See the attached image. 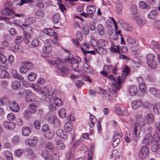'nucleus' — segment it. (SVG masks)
I'll list each match as a JSON object with an SVG mask.
<instances>
[{"instance_id":"obj_24","label":"nucleus","mask_w":160,"mask_h":160,"mask_svg":"<svg viewBox=\"0 0 160 160\" xmlns=\"http://www.w3.org/2000/svg\"><path fill=\"white\" fill-rule=\"evenodd\" d=\"M139 8L142 9L149 10L150 8V6L145 2L141 1L139 2Z\"/></svg>"},{"instance_id":"obj_52","label":"nucleus","mask_w":160,"mask_h":160,"mask_svg":"<svg viewBox=\"0 0 160 160\" xmlns=\"http://www.w3.org/2000/svg\"><path fill=\"white\" fill-rule=\"evenodd\" d=\"M37 76L36 74L33 72H31L28 75V80L30 81H33L36 79Z\"/></svg>"},{"instance_id":"obj_19","label":"nucleus","mask_w":160,"mask_h":160,"mask_svg":"<svg viewBox=\"0 0 160 160\" xmlns=\"http://www.w3.org/2000/svg\"><path fill=\"white\" fill-rule=\"evenodd\" d=\"M22 130V135L25 136H28L31 132V129L27 126L23 127Z\"/></svg>"},{"instance_id":"obj_45","label":"nucleus","mask_w":160,"mask_h":160,"mask_svg":"<svg viewBox=\"0 0 160 160\" xmlns=\"http://www.w3.org/2000/svg\"><path fill=\"white\" fill-rule=\"evenodd\" d=\"M64 129L68 132H70L72 129V124L71 122L67 123L64 126Z\"/></svg>"},{"instance_id":"obj_37","label":"nucleus","mask_w":160,"mask_h":160,"mask_svg":"<svg viewBox=\"0 0 160 160\" xmlns=\"http://www.w3.org/2000/svg\"><path fill=\"white\" fill-rule=\"evenodd\" d=\"M130 13L132 15H136L138 11L137 6L135 4H132L129 8Z\"/></svg>"},{"instance_id":"obj_58","label":"nucleus","mask_w":160,"mask_h":160,"mask_svg":"<svg viewBox=\"0 0 160 160\" xmlns=\"http://www.w3.org/2000/svg\"><path fill=\"white\" fill-rule=\"evenodd\" d=\"M33 127L34 128L37 130L40 129L41 128L40 122L38 120H35L33 123Z\"/></svg>"},{"instance_id":"obj_46","label":"nucleus","mask_w":160,"mask_h":160,"mask_svg":"<svg viewBox=\"0 0 160 160\" xmlns=\"http://www.w3.org/2000/svg\"><path fill=\"white\" fill-rule=\"evenodd\" d=\"M9 74L7 72L3 70L0 71V77L2 78H6L8 77Z\"/></svg>"},{"instance_id":"obj_21","label":"nucleus","mask_w":160,"mask_h":160,"mask_svg":"<svg viewBox=\"0 0 160 160\" xmlns=\"http://www.w3.org/2000/svg\"><path fill=\"white\" fill-rule=\"evenodd\" d=\"M121 25L122 27L125 31L128 32H131L132 31L133 28H132L131 26L127 23L125 22H122L121 23Z\"/></svg>"},{"instance_id":"obj_6","label":"nucleus","mask_w":160,"mask_h":160,"mask_svg":"<svg viewBox=\"0 0 160 160\" xmlns=\"http://www.w3.org/2000/svg\"><path fill=\"white\" fill-rule=\"evenodd\" d=\"M38 141L36 136H34L32 139H28L25 141V145L28 147H33L36 146Z\"/></svg>"},{"instance_id":"obj_62","label":"nucleus","mask_w":160,"mask_h":160,"mask_svg":"<svg viewBox=\"0 0 160 160\" xmlns=\"http://www.w3.org/2000/svg\"><path fill=\"white\" fill-rule=\"evenodd\" d=\"M19 70L20 72L22 74H25L28 71V70L25 68L23 65H22V66L20 67Z\"/></svg>"},{"instance_id":"obj_51","label":"nucleus","mask_w":160,"mask_h":160,"mask_svg":"<svg viewBox=\"0 0 160 160\" xmlns=\"http://www.w3.org/2000/svg\"><path fill=\"white\" fill-rule=\"evenodd\" d=\"M65 60L66 61V63H69L72 61L74 59H75V58H73V56L72 54L69 53L67 58H64Z\"/></svg>"},{"instance_id":"obj_44","label":"nucleus","mask_w":160,"mask_h":160,"mask_svg":"<svg viewBox=\"0 0 160 160\" xmlns=\"http://www.w3.org/2000/svg\"><path fill=\"white\" fill-rule=\"evenodd\" d=\"M23 31V36L24 38V39H31L32 38V36L31 35L28 33L27 32H28L29 30L28 29H22ZM29 30H30L29 29Z\"/></svg>"},{"instance_id":"obj_26","label":"nucleus","mask_w":160,"mask_h":160,"mask_svg":"<svg viewBox=\"0 0 160 160\" xmlns=\"http://www.w3.org/2000/svg\"><path fill=\"white\" fill-rule=\"evenodd\" d=\"M97 32L100 36H102L104 34L103 26L102 24H98L96 28Z\"/></svg>"},{"instance_id":"obj_57","label":"nucleus","mask_w":160,"mask_h":160,"mask_svg":"<svg viewBox=\"0 0 160 160\" xmlns=\"http://www.w3.org/2000/svg\"><path fill=\"white\" fill-rule=\"evenodd\" d=\"M152 140L153 141H156L158 142H159L160 143V139L158 133L157 132H155L152 136Z\"/></svg>"},{"instance_id":"obj_32","label":"nucleus","mask_w":160,"mask_h":160,"mask_svg":"<svg viewBox=\"0 0 160 160\" xmlns=\"http://www.w3.org/2000/svg\"><path fill=\"white\" fill-rule=\"evenodd\" d=\"M95 7L93 6H90L88 7L87 8V12L88 15H92L95 12Z\"/></svg>"},{"instance_id":"obj_41","label":"nucleus","mask_w":160,"mask_h":160,"mask_svg":"<svg viewBox=\"0 0 160 160\" xmlns=\"http://www.w3.org/2000/svg\"><path fill=\"white\" fill-rule=\"evenodd\" d=\"M116 11L119 14L122 13V10L123 7L122 3L121 2L115 4Z\"/></svg>"},{"instance_id":"obj_3","label":"nucleus","mask_w":160,"mask_h":160,"mask_svg":"<svg viewBox=\"0 0 160 160\" xmlns=\"http://www.w3.org/2000/svg\"><path fill=\"white\" fill-rule=\"evenodd\" d=\"M148 154V148L147 146L144 145L141 147L140 152L138 153V157L140 159L143 160L146 158Z\"/></svg>"},{"instance_id":"obj_47","label":"nucleus","mask_w":160,"mask_h":160,"mask_svg":"<svg viewBox=\"0 0 160 160\" xmlns=\"http://www.w3.org/2000/svg\"><path fill=\"white\" fill-rule=\"evenodd\" d=\"M139 90L143 93H145L147 89V86L144 83H140L138 86Z\"/></svg>"},{"instance_id":"obj_43","label":"nucleus","mask_w":160,"mask_h":160,"mask_svg":"<svg viewBox=\"0 0 160 160\" xmlns=\"http://www.w3.org/2000/svg\"><path fill=\"white\" fill-rule=\"evenodd\" d=\"M153 104L151 102H145L143 103L142 105L143 108L149 110L152 109Z\"/></svg>"},{"instance_id":"obj_25","label":"nucleus","mask_w":160,"mask_h":160,"mask_svg":"<svg viewBox=\"0 0 160 160\" xmlns=\"http://www.w3.org/2000/svg\"><path fill=\"white\" fill-rule=\"evenodd\" d=\"M152 109L155 114H160V103L158 102L154 104Z\"/></svg>"},{"instance_id":"obj_30","label":"nucleus","mask_w":160,"mask_h":160,"mask_svg":"<svg viewBox=\"0 0 160 160\" xmlns=\"http://www.w3.org/2000/svg\"><path fill=\"white\" fill-rule=\"evenodd\" d=\"M136 21L137 23L140 27L143 25L145 23V20L141 17H137L136 18Z\"/></svg>"},{"instance_id":"obj_15","label":"nucleus","mask_w":160,"mask_h":160,"mask_svg":"<svg viewBox=\"0 0 160 160\" xmlns=\"http://www.w3.org/2000/svg\"><path fill=\"white\" fill-rule=\"evenodd\" d=\"M44 15V11L43 10L40 9L36 11L34 17L37 19H40L43 18Z\"/></svg>"},{"instance_id":"obj_50","label":"nucleus","mask_w":160,"mask_h":160,"mask_svg":"<svg viewBox=\"0 0 160 160\" xmlns=\"http://www.w3.org/2000/svg\"><path fill=\"white\" fill-rule=\"evenodd\" d=\"M12 142L15 144H17L21 141V138L18 136H14L11 139Z\"/></svg>"},{"instance_id":"obj_8","label":"nucleus","mask_w":160,"mask_h":160,"mask_svg":"<svg viewBox=\"0 0 160 160\" xmlns=\"http://www.w3.org/2000/svg\"><path fill=\"white\" fill-rule=\"evenodd\" d=\"M59 66H57L58 72V73L63 74H66L68 73L69 72V69L66 66L59 63Z\"/></svg>"},{"instance_id":"obj_16","label":"nucleus","mask_w":160,"mask_h":160,"mask_svg":"<svg viewBox=\"0 0 160 160\" xmlns=\"http://www.w3.org/2000/svg\"><path fill=\"white\" fill-rule=\"evenodd\" d=\"M159 142H158L156 141H152L151 143V148L153 152H156L159 149V146H160Z\"/></svg>"},{"instance_id":"obj_34","label":"nucleus","mask_w":160,"mask_h":160,"mask_svg":"<svg viewBox=\"0 0 160 160\" xmlns=\"http://www.w3.org/2000/svg\"><path fill=\"white\" fill-rule=\"evenodd\" d=\"M60 18V14L58 13H56L53 15L52 21L54 23H58L59 22Z\"/></svg>"},{"instance_id":"obj_33","label":"nucleus","mask_w":160,"mask_h":160,"mask_svg":"<svg viewBox=\"0 0 160 160\" xmlns=\"http://www.w3.org/2000/svg\"><path fill=\"white\" fill-rule=\"evenodd\" d=\"M21 84L20 83L16 80L12 82V87L14 90H18L20 87Z\"/></svg>"},{"instance_id":"obj_53","label":"nucleus","mask_w":160,"mask_h":160,"mask_svg":"<svg viewBox=\"0 0 160 160\" xmlns=\"http://www.w3.org/2000/svg\"><path fill=\"white\" fill-rule=\"evenodd\" d=\"M23 153L26 155L30 156L32 155L34 153L33 150L31 148H28L24 149Z\"/></svg>"},{"instance_id":"obj_11","label":"nucleus","mask_w":160,"mask_h":160,"mask_svg":"<svg viewBox=\"0 0 160 160\" xmlns=\"http://www.w3.org/2000/svg\"><path fill=\"white\" fill-rule=\"evenodd\" d=\"M56 134L58 137L63 139H66L68 137L67 132L61 129H58L57 130Z\"/></svg>"},{"instance_id":"obj_17","label":"nucleus","mask_w":160,"mask_h":160,"mask_svg":"<svg viewBox=\"0 0 160 160\" xmlns=\"http://www.w3.org/2000/svg\"><path fill=\"white\" fill-rule=\"evenodd\" d=\"M158 14V11L153 9L148 14V17L151 20H153L156 18Z\"/></svg>"},{"instance_id":"obj_59","label":"nucleus","mask_w":160,"mask_h":160,"mask_svg":"<svg viewBox=\"0 0 160 160\" xmlns=\"http://www.w3.org/2000/svg\"><path fill=\"white\" fill-rule=\"evenodd\" d=\"M12 77L14 78L20 80H22L23 79V78L22 76L18 73H13L12 75Z\"/></svg>"},{"instance_id":"obj_39","label":"nucleus","mask_w":160,"mask_h":160,"mask_svg":"<svg viewBox=\"0 0 160 160\" xmlns=\"http://www.w3.org/2000/svg\"><path fill=\"white\" fill-rule=\"evenodd\" d=\"M54 132L53 131H49L47 132L44 135V137L48 139H52L54 136Z\"/></svg>"},{"instance_id":"obj_20","label":"nucleus","mask_w":160,"mask_h":160,"mask_svg":"<svg viewBox=\"0 0 160 160\" xmlns=\"http://www.w3.org/2000/svg\"><path fill=\"white\" fill-rule=\"evenodd\" d=\"M4 51V48L0 47V61L3 64H5L7 62V58L3 54L1 53Z\"/></svg>"},{"instance_id":"obj_14","label":"nucleus","mask_w":160,"mask_h":160,"mask_svg":"<svg viewBox=\"0 0 160 160\" xmlns=\"http://www.w3.org/2000/svg\"><path fill=\"white\" fill-rule=\"evenodd\" d=\"M81 61V59L79 57L74 59V60L70 62L72 68L74 69L77 68L78 66V63Z\"/></svg>"},{"instance_id":"obj_13","label":"nucleus","mask_w":160,"mask_h":160,"mask_svg":"<svg viewBox=\"0 0 160 160\" xmlns=\"http://www.w3.org/2000/svg\"><path fill=\"white\" fill-rule=\"evenodd\" d=\"M120 88L119 87L117 82L115 81L112 83L110 90L111 92H112V94H113L117 92L118 90H119Z\"/></svg>"},{"instance_id":"obj_5","label":"nucleus","mask_w":160,"mask_h":160,"mask_svg":"<svg viewBox=\"0 0 160 160\" xmlns=\"http://www.w3.org/2000/svg\"><path fill=\"white\" fill-rule=\"evenodd\" d=\"M48 121L49 123L53 124L54 127L56 128H59L61 125V122L58 118L54 116H50L48 118Z\"/></svg>"},{"instance_id":"obj_38","label":"nucleus","mask_w":160,"mask_h":160,"mask_svg":"<svg viewBox=\"0 0 160 160\" xmlns=\"http://www.w3.org/2000/svg\"><path fill=\"white\" fill-rule=\"evenodd\" d=\"M58 114L60 118H63L66 117V111L65 109L62 108L59 109Z\"/></svg>"},{"instance_id":"obj_64","label":"nucleus","mask_w":160,"mask_h":160,"mask_svg":"<svg viewBox=\"0 0 160 160\" xmlns=\"http://www.w3.org/2000/svg\"><path fill=\"white\" fill-rule=\"evenodd\" d=\"M120 142V139L118 138H117L115 139H114V140L113 141L112 143V146L114 147H116Z\"/></svg>"},{"instance_id":"obj_60","label":"nucleus","mask_w":160,"mask_h":160,"mask_svg":"<svg viewBox=\"0 0 160 160\" xmlns=\"http://www.w3.org/2000/svg\"><path fill=\"white\" fill-rule=\"evenodd\" d=\"M149 92L152 95L156 97H158L157 94V90L156 88H149Z\"/></svg>"},{"instance_id":"obj_18","label":"nucleus","mask_w":160,"mask_h":160,"mask_svg":"<svg viewBox=\"0 0 160 160\" xmlns=\"http://www.w3.org/2000/svg\"><path fill=\"white\" fill-rule=\"evenodd\" d=\"M144 119L148 123H152L154 121L153 115L152 113H149L145 116Z\"/></svg>"},{"instance_id":"obj_36","label":"nucleus","mask_w":160,"mask_h":160,"mask_svg":"<svg viewBox=\"0 0 160 160\" xmlns=\"http://www.w3.org/2000/svg\"><path fill=\"white\" fill-rule=\"evenodd\" d=\"M32 114L30 111L28 110H25L22 113L24 118L27 120H28L32 118Z\"/></svg>"},{"instance_id":"obj_54","label":"nucleus","mask_w":160,"mask_h":160,"mask_svg":"<svg viewBox=\"0 0 160 160\" xmlns=\"http://www.w3.org/2000/svg\"><path fill=\"white\" fill-rule=\"evenodd\" d=\"M53 102L57 106H60L62 105V101L59 98H54L53 99Z\"/></svg>"},{"instance_id":"obj_48","label":"nucleus","mask_w":160,"mask_h":160,"mask_svg":"<svg viewBox=\"0 0 160 160\" xmlns=\"http://www.w3.org/2000/svg\"><path fill=\"white\" fill-rule=\"evenodd\" d=\"M126 41L128 44L131 45L136 44L137 42L136 40L131 37H128L126 39Z\"/></svg>"},{"instance_id":"obj_7","label":"nucleus","mask_w":160,"mask_h":160,"mask_svg":"<svg viewBox=\"0 0 160 160\" xmlns=\"http://www.w3.org/2000/svg\"><path fill=\"white\" fill-rule=\"evenodd\" d=\"M8 106L10 109L13 112H18L19 111L18 104L14 101H10Z\"/></svg>"},{"instance_id":"obj_31","label":"nucleus","mask_w":160,"mask_h":160,"mask_svg":"<svg viewBox=\"0 0 160 160\" xmlns=\"http://www.w3.org/2000/svg\"><path fill=\"white\" fill-rule=\"evenodd\" d=\"M147 130L148 131V132L144 137L150 141H152L151 135V133L153 131L152 128L151 127H148L147 128Z\"/></svg>"},{"instance_id":"obj_56","label":"nucleus","mask_w":160,"mask_h":160,"mask_svg":"<svg viewBox=\"0 0 160 160\" xmlns=\"http://www.w3.org/2000/svg\"><path fill=\"white\" fill-rule=\"evenodd\" d=\"M81 48L83 52V55L86 56H88V55H87L88 53H89L92 55H95L96 54L95 52L93 50L89 51H85L84 50V49L82 47H81Z\"/></svg>"},{"instance_id":"obj_40","label":"nucleus","mask_w":160,"mask_h":160,"mask_svg":"<svg viewBox=\"0 0 160 160\" xmlns=\"http://www.w3.org/2000/svg\"><path fill=\"white\" fill-rule=\"evenodd\" d=\"M42 156L45 160H52V157L50 154H48L47 152L45 151H42Z\"/></svg>"},{"instance_id":"obj_4","label":"nucleus","mask_w":160,"mask_h":160,"mask_svg":"<svg viewBox=\"0 0 160 160\" xmlns=\"http://www.w3.org/2000/svg\"><path fill=\"white\" fill-rule=\"evenodd\" d=\"M48 42L50 43L49 45L44 46L43 48V50L46 55L45 57H49V54L51 51L52 49L51 46L53 45H55L57 43L50 39Z\"/></svg>"},{"instance_id":"obj_29","label":"nucleus","mask_w":160,"mask_h":160,"mask_svg":"<svg viewBox=\"0 0 160 160\" xmlns=\"http://www.w3.org/2000/svg\"><path fill=\"white\" fill-rule=\"evenodd\" d=\"M37 106L33 103H31L28 106L29 111L31 114H34L36 112L37 110Z\"/></svg>"},{"instance_id":"obj_35","label":"nucleus","mask_w":160,"mask_h":160,"mask_svg":"<svg viewBox=\"0 0 160 160\" xmlns=\"http://www.w3.org/2000/svg\"><path fill=\"white\" fill-rule=\"evenodd\" d=\"M83 69L84 71L87 73L91 74L92 73V71L91 68L87 63L83 64Z\"/></svg>"},{"instance_id":"obj_42","label":"nucleus","mask_w":160,"mask_h":160,"mask_svg":"<svg viewBox=\"0 0 160 160\" xmlns=\"http://www.w3.org/2000/svg\"><path fill=\"white\" fill-rule=\"evenodd\" d=\"M4 154L7 160H13L12 153L11 152L9 151H5L4 152Z\"/></svg>"},{"instance_id":"obj_10","label":"nucleus","mask_w":160,"mask_h":160,"mask_svg":"<svg viewBox=\"0 0 160 160\" xmlns=\"http://www.w3.org/2000/svg\"><path fill=\"white\" fill-rule=\"evenodd\" d=\"M43 30V32L46 33L47 35L50 36H52L53 35L55 38L56 40L58 39L57 34L56 32H54L53 30L50 28H48L44 29Z\"/></svg>"},{"instance_id":"obj_12","label":"nucleus","mask_w":160,"mask_h":160,"mask_svg":"<svg viewBox=\"0 0 160 160\" xmlns=\"http://www.w3.org/2000/svg\"><path fill=\"white\" fill-rule=\"evenodd\" d=\"M131 105L132 108L135 110L142 105V102L141 100L133 101L131 103Z\"/></svg>"},{"instance_id":"obj_28","label":"nucleus","mask_w":160,"mask_h":160,"mask_svg":"<svg viewBox=\"0 0 160 160\" xmlns=\"http://www.w3.org/2000/svg\"><path fill=\"white\" fill-rule=\"evenodd\" d=\"M13 13V10H10L8 8H6L2 11L1 13L5 16H11Z\"/></svg>"},{"instance_id":"obj_22","label":"nucleus","mask_w":160,"mask_h":160,"mask_svg":"<svg viewBox=\"0 0 160 160\" xmlns=\"http://www.w3.org/2000/svg\"><path fill=\"white\" fill-rule=\"evenodd\" d=\"M45 147L46 150L48 151L53 152L54 150L53 144L51 142H46L45 144Z\"/></svg>"},{"instance_id":"obj_1","label":"nucleus","mask_w":160,"mask_h":160,"mask_svg":"<svg viewBox=\"0 0 160 160\" xmlns=\"http://www.w3.org/2000/svg\"><path fill=\"white\" fill-rule=\"evenodd\" d=\"M155 56L153 54H149L146 56L147 63L151 69H155L157 66V63L155 59Z\"/></svg>"},{"instance_id":"obj_9","label":"nucleus","mask_w":160,"mask_h":160,"mask_svg":"<svg viewBox=\"0 0 160 160\" xmlns=\"http://www.w3.org/2000/svg\"><path fill=\"white\" fill-rule=\"evenodd\" d=\"M41 92L43 93H44L46 97L45 99L47 102H49L53 99V97L54 96V94L50 92L47 88H45L44 89V91H42Z\"/></svg>"},{"instance_id":"obj_61","label":"nucleus","mask_w":160,"mask_h":160,"mask_svg":"<svg viewBox=\"0 0 160 160\" xmlns=\"http://www.w3.org/2000/svg\"><path fill=\"white\" fill-rule=\"evenodd\" d=\"M125 78L124 76L122 77H121L120 76H118V77L117 78L118 83H117L119 88H121V83L122 82V80L123 81L125 80Z\"/></svg>"},{"instance_id":"obj_23","label":"nucleus","mask_w":160,"mask_h":160,"mask_svg":"<svg viewBox=\"0 0 160 160\" xmlns=\"http://www.w3.org/2000/svg\"><path fill=\"white\" fill-rule=\"evenodd\" d=\"M22 65L24 66V68H26L28 71L32 69L33 67V64L31 62H22Z\"/></svg>"},{"instance_id":"obj_27","label":"nucleus","mask_w":160,"mask_h":160,"mask_svg":"<svg viewBox=\"0 0 160 160\" xmlns=\"http://www.w3.org/2000/svg\"><path fill=\"white\" fill-rule=\"evenodd\" d=\"M138 92V88L135 85L131 86L129 88V92L132 96H135Z\"/></svg>"},{"instance_id":"obj_2","label":"nucleus","mask_w":160,"mask_h":160,"mask_svg":"<svg viewBox=\"0 0 160 160\" xmlns=\"http://www.w3.org/2000/svg\"><path fill=\"white\" fill-rule=\"evenodd\" d=\"M35 19L34 18L30 17L27 18L25 20V22H26V23L23 24L22 25L18 24H17V25L18 26L21 28L22 29H29L30 31H31L32 28L29 25L35 22Z\"/></svg>"},{"instance_id":"obj_55","label":"nucleus","mask_w":160,"mask_h":160,"mask_svg":"<svg viewBox=\"0 0 160 160\" xmlns=\"http://www.w3.org/2000/svg\"><path fill=\"white\" fill-rule=\"evenodd\" d=\"M24 149L22 148L16 150L14 152L16 156L18 157H21L22 153H23Z\"/></svg>"},{"instance_id":"obj_63","label":"nucleus","mask_w":160,"mask_h":160,"mask_svg":"<svg viewBox=\"0 0 160 160\" xmlns=\"http://www.w3.org/2000/svg\"><path fill=\"white\" fill-rule=\"evenodd\" d=\"M152 141H150L144 137L142 140V142L143 144L146 145L147 146L150 145V143H152Z\"/></svg>"},{"instance_id":"obj_49","label":"nucleus","mask_w":160,"mask_h":160,"mask_svg":"<svg viewBox=\"0 0 160 160\" xmlns=\"http://www.w3.org/2000/svg\"><path fill=\"white\" fill-rule=\"evenodd\" d=\"M141 127L136 124L134 129L133 133L134 135H139L140 132Z\"/></svg>"}]
</instances>
